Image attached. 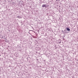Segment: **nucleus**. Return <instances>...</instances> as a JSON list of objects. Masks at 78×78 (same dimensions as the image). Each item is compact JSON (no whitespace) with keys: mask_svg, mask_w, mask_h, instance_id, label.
Instances as JSON below:
<instances>
[{"mask_svg":"<svg viewBox=\"0 0 78 78\" xmlns=\"http://www.w3.org/2000/svg\"><path fill=\"white\" fill-rule=\"evenodd\" d=\"M17 17L19 19H21L22 18V17L20 16H18Z\"/></svg>","mask_w":78,"mask_h":78,"instance_id":"nucleus-2","label":"nucleus"},{"mask_svg":"<svg viewBox=\"0 0 78 78\" xmlns=\"http://www.w3.org/2000/svg\"><path fill=\"white\" fill-rule=\"evenodd\" d=\"M42 7L43 8H44V7H46V5H43L42 6Z\"/></svg>","mask_w":78,"mask_h":78,"instance_id":"nucleus-1","label":"nucleus"},{"mask_svg":"<svg viewBox=\"0 0 78 78\" xmlns=\"http://www.w3.org/2000/svg\"><path fill=\"white\" fill-rule=\"evenodd\" d=\"M66 30L67 31H70V29H69V28L68 27L66 28Z\"/></svg>","mask_w":78,"mask_h":78,"instance_id":"nucleus-3","label":"nucleus"},{"mask_svg":"<svg viewBox=\"0 0 78 78\" xmlns=\"http://www.w3.org/2000/svg\"><path fill=\"white\" fill-rule=\"evenodd\" d=\"M64 31L65 33H67V30H64Z\"/></svg>","mask_w":78,"mask_h":78,"instance_id":"nucleus-4","label":"nucleus"},{"mask_svg":"<svg viewBox=\"0 0 78 78\" xmlns=\"http://www.w3.org/2000/svg\"><path fill=\"white\" fill-rule=\"evenodd\" d=\"M62 33H64V31L62 30Z\"/></svg>","mask_w":78,"mask_h":78,"instance_id":"nucleus-5","label":"nucleus"}]
</instances>
